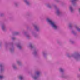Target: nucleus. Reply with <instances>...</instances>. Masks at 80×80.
Here are the masks:
<instances>
[{
	"label": "nucleus",
	"mask_w": 80,
	"mask_h": 80,
	"mask_svg": "<svg viewBox=\"0 0 80 80\" xmlns=\"http://www.w3.org/2000/svg\"><path fill=\"white\" fill-rule=\"evenodd\" d=\"M47 21L49 22L52 25V27L54 28V29H57V27L56 25H55V22L50 20L49 19H47Z\"/></svg>",
	"instance_id": "nucleus-1"
},
{
	"label": "nucleus",
	"mask_w": 80,
	"mask_h": 80,
	"mask_svg": "<svg viewBox=\"0 0 80 80\" xmlns=\"http://www.w3.org/2000/svg\"><path fill=\"white\" fill-rule=\"evenodd\" d=\"M19 78L20 80H22L23 79V77L22 76H20L19 77Z\"/></svg>",
	"instance_id": "nucleus-2"
},
{
	"label": "nucleus",
	"mask_w": 80,
	"mask_h": 80,
	"mask_svg": "<svg viewBox=\"0 0 80 80\" xmlns=\"http://www.w3.org/2000/svg\"><path fill=\"white\" fill-rule=\"evenodd\" d=\"M70 10H71V12H72V7H70Z\"/></svg>",
	"instance_id": "nucleus-3"
},
{
	"label": "nucleus",
	"mask_w": 80,
	"mask_h": 80,
	"mask_svg": "<svg viewBox=\"0 0 80 80\" xmlns=\"http://www.w3.org/2000/svg\"><path fill=\"white\" fill-rule=\"evenodd\" d=\"M77 29L78 31H80V28H77Z\"/></svg>",
	"instance_id": "nucleus-4"
},
{
	"label": "nucleus",
	"mask_w": 80,
	"mask_h": 80,
	"mask_svg": "<svg viewBox=\"0 0 80 80\" xmlns=\"http://www.w3.org/2000/svg\"><path fill=\"white\" fill-rule=\"evenodd\" d=\"M3 76H0V79H1V78H3Z\"/></svg>",
	"instance_id": "nucleus-5"
},
{
	"label": "nucleus",
	"mask_w": 80,
	"mask_h": 80,
	"mask_svg": "<svg viewBox=\"0 0 80 80\" xmlns=\"http://www.w3.org/2000/svg\"><path fill=\"white\" fill-rule=\"evenodd\" d=\"M60 70L61 72H63V70L62 69H60Z\"/></svg>",
	"instance_id": "nucleus-6"
},
{
	"label": "nucleus",
	"mask_w": 80,
	"mask_h": 80,
	"mask_svg": "<svg viewBox=\"0 0 80 80\" xmlns=\"http://www.w3.org/2000/svg\"><path fill=\"white\" fill-rule=\"evenodd\" d=\"M60 13V12H59V11H58L57 12V14L58 15V13Z\"/></svg>",
	"instance_id": "nucleus-7"
},
{
	"label": "nucleus",
	"mask_w": 80,
	"mask_h": 80,
	"mask_svg": "<svg viewBox=\"0 0 80 80\" xmlns=\"http://www.w3.org/2000/svg\"><path fill=\"white\" fill-rule=\"evenodd\" d=\"M39 73H40V72H37V75H38V74H39Z\"/></svg>",
	"instance_id": "nucleus-8"
},
{
	"label": "nucleus",
	"mask_w": 80,
	"mask_h": 80,
	"mask_svg": "<svg viewBox=\"0 0 80 80\" xmlns=\"http://www.w3.org/2000/svg\"><path fill=\"white\" fill-rule=\"evenodd\" d=\"M34 79H36V78L35 77L34 78Z\"/></svg>",
	"instance_id": "nucleus-9"
},
{
	"label": "nucleus",
	"mask_w": 80,
	"mask_h": 80,
	"mask_svg": "<svg viewBox=\"0 0 80 80\" xmlns=\"http://www.w3.org/2000/svg\"><path fill=\"white\" fill-rule=\"evenodd\" d=\"M79 11H80V9H79Z\"/></svg>",
	"instance_id": "nucleus-10"
},
{
	"label": "nucleus",
	"mask_w": 80,
	"mask_h": 80,
	"mask_svg": "<svg viewBox=\"0 0 80 80\" xmlns=\"http://www.w3.org/2000/svg\"><path fill=\"white\" fill-rule=\"evenodd\" d=\"M1 66H2V65H0V67H1Z\"/></svg>",
	"instance_id": "nucleus-11"
},
{
	"label": "nucleus",
	"mask_w": 80,
	"mask_h": 80,
	"mask_svg": "<svg viewBox=\"0 0 80 80\" xmlns=\"http://www.w3.org/2000/svg\"><path fill=\"white\" fill-rule=\"evenodd\" d=\"M74 1H75V0H73Z\"/></svg>",
	"instance_id": "nucleus-12"
}]
</instances>
